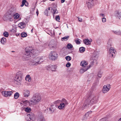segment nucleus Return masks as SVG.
I'll return each mask as SVG.
<instances>
[{"label":"nucleus","instance_id":"21","mask_svg":"<svg viewBox=\"0 0 121 121\" xmlns=\"http://www.w3.org/2000/svg\"><path fill=\"white\" fill-rule=\"evenodd\" d=\"M49 111L51 113H53L55 109V108L54 105H51L49 109Z\"/></svg>","mask_w":121,"mask_h":121},{"label":"nucleus","instance_id":"32","mask_svg":"<svg viewBox=\"0 0 121 121\" xmlns=\"http://www.w3.org/2000/svg\"><path fill=\"white\" fill-rule=\"evenodd\" d=\"M20 17V15L18 13H15L13 15V17L15 19H17L18 18Z\"/></svg>","mask_w":121,"mask_h":121},{"label":"nucleus","instance_id":"1","mask_svg":"<svg viewBox=\"0 0 121 121\" xmlns=\"http://www.w3.org/2000/svg\"><path fill=\"white\" fill-rule=\"evenodd\" d=\"M26 52L24 56L26 60H29L31 56L33 54H34L38 52L37 50H35L31 47H27L25 49Z\"/></svg>","mask_w":121,"mask_h":121},{"label":"nucleus","instance_id":"25","mask_svg":"<svg viewBox=\"0 0 121 121\" xmlns=\"http://www.w3.org/2000/svg\"><path fill=\"white\" fill-rule=\"evenodd\" d=\"M51 12L54 15H54L58 13V11L56 9V8H51Z\"/></svg>","mask_w":121,"mask_h":121},{"label":"nucleus","instance_id":"18","mask_svg":"<svg viewBox=\"0 0 121 121\" xmlns=\"http://www.w3.org/2000/svg\"><path fill=\"white\" fill-rule=\"evenodd\" d=\"M88 65L87 62L85 60L82 61L80 63V65L83 67L86 68Z\"/></svg>","mask_w":121,"mask_h":121},{"label":"nucleus","instance_id":"5","mask_svg":"<svg viewBox=\"0 0 121 121\" xmlns=\"http://www.w3.org/2000/svg\"><path fill=\"white\" fill-rule=\"evenodd\" d=\"M42 60L40 57H36L33 60H31L29 62V64L30 66H37L39 64L41 60Z\"/></svg>","mask_w":121,"mask_h":121},{"label":"nucleus","instance_id":"27","mask_svg":"<svg viewBox=\"0 0 121 121\" xmlns=\"http://www.w3.org/2000/svg\"><path fill=\"white\" fill-rule=\"evenodd\" d=\"M6 42V38L3 37L1 39L0 42L3 45L5 44Z\"/></svg>","mask_w":121,"mask_h":121},{"label":"nucleus","instance_id":"8","mask_svg":"<svg viewBox=\"0 0 121 121\" xmlns=\"http://www.w3.org/2000/svg\"><path fill=\"white\" fill-rule=\"evenodd\" d=\"M116 53V51L115 48L111 47L110 48L109 51V56L111 57H114Z\"/></svg>","mask_w":121,"mask_h":121},{"label":"nucleus","instance_id":"52","mask_svg":"<svg viewBox=\"0 0 121 121\" xmlns=\"http://www.w3.org/2000/svg\"><path fill=\"white\" fill-rule=\"evenodd\" d=\"M92 112V111H89L86 113V115L88 116V117H89V115Z\"/></svg>","mask_w":121,"mask_h":121},{"label":"nucleus","instance_id":"53","mask_svg":"<svg viewBox=\"0 0 121 121\" xmlns=\"http://www.w3.org/2000/svg\"><path fill=\"white\" fill-rule=\"evenodd\" d=\"M77 18L79 22H82L83 20L81 18L79 17H78Z\"/></svg>","mask_w":121,"mask_h":121},{"label":"nucleus","instance_id":"51","mask_svg":"<svg viewBox=\"0 0 121 121\" xmlns=\"http://www.w3.org/2000/svg\"><path fill=\"white\" fill-rule=\"evenodd\" d=\"M99 16L101 17H104L105 16L104 14L101 13L99 14Z\"/></svg>","mask_w":121,"mask_h":121},{"label":"nucleus","instance_id":"42","mask_svg":"<svg viewBox=\"0 0 121 121\" xmlns=\"http://www.w3.org/2000/svg\"><path fill=\"white\" fill-rule=\"evenodd\" d=\"M85 51V48L83 47H81L79 49V51L80 52H83Z\"/></svg>","mask_w":121,"mask_h":121},{"label":"nucleus","instance_id":"40","mask_svg":"<svg viewBox=\"0 0 121 121\" xmlns=\"http://www.w3.org/2000/svg\"><path fill=\"white\" fill-rule=\"evenodd\" d=\"M113 32L117 35H120L121 32L120 31H113Z\"/></svg>","mask_w":121,"mask_h":121},{"label":"nucleus","instance_id":"46","mask_svg":"<svg viewBox=\"0 0 121 121\" xmlns=\"http://www.w3.org/2000/svg\"><path fill=\"white\" fill-rule=\"evenodd\" d=\"M25 111L26 112H30L31 111V109L27 107L25 108Z\"/></svg>","mask_w":121,"mask_h":121},{"label":"nucleus","instance_id":"35","mask_svg":"<svg viewBox=\"0 0 121 121\" xmlns=\"http://www.w3.org/2000/svg\"><path fill=\"white\" fill-rule=\"evenodd\" d=\"M19 95L18 92L16 93L14 95V98L15 99H17L19 97Z\"/></svg>","mask_w":121,"mask_h":121},{"label":"nucleus","instance_id":"12","mask_svg":"<svg viewBox=\"0 0 121 121\" xmlns=\"http://www.w3.org/2000/svg\"><path fill=\"white\" fill-rule=\"evenodd\" d=\"M16 10L15 8L12 7L10 8L8 10V12L10 14H13L16 12Z\"/></svg>","mask_w":121,"mask_h":121},{"label":"nucleus","instance_id":"10","mask_svg":"<svg viewBox=\"0 0 121 121\" xmlns=\"http://www.w3.org/2000/svg\"><path fill=\"white\" fill-rule=\"evenodd\" d=\"M110 88V85L109 84H107L106 85H104L102 89L103 93H105L107 92L109 90Z\"/></svg>","mask_w":121,"mask_h":121},{"label":"nucleus","instance_id":"26","mask_svg":"<svg viewBox=\"0 0 121 121\" xmlns=\"http://www.w3.org/2000/svg\"><path fill=\"white\" fill-rule=\"evenodd\" d=\"M46 32L52 36H53L55 34L54 31H47Z\"/></svg>","mask_w":121,"mask_h":121},{"label":"nucleus","instance_id":"49","mask_svg":"<svg viewBox=\"0 0 121 121\" xmlns=\"http://www.w3.org/2000/svg\"><path fill=\"white\" fill-rule=\"evenodd\" d=\"M65 58L68 61H70L71 60V57L69 56H67L65 57Z\"/></svg>","mask_w":121,"mask_h":121},{"label":"nucleus","instance_id":"54","mask_svg":"<svg viewBox=\"0 0 121 121\" xmlns=\"http://www.w3.org/2000/svg\"><path fill=\"white\" fill-rule=\"evenodd\" d=\"M90 76L91 77L90 78L89 77L88 79V80H90L93 77V75L92 74H90L89 75V77Z\"/></svg>","mask_w":121,"mask_h":121},{"label":"nucleus","instance_id":"23","mask_svg":"<svg viewBox=\"0 0 121 121\" xmlns=\"http://www.w3.org/2000/svg\"><path fill=\"white\" fill-rule=\"evenodd\" d=\"M89 68V67H86V68L82 67L80 69V73H82L87 70Z\"/></svg>","mask_w":121,"mask_h":121},{"label":"nucleus","instance_id":"24","mask_svg":"<svg viewBox=\"0 0 121 121\" xmlns=\"http://www.w3.org/2000/svg\"><path fill=\"white\" fill-rule=\"evenodd\" d=\"M49 68L52 71V72H55L56 71V69L57 66L55 65H51L49 66Z\"/></svg>","mask_w":121,"mask_h":121},{"label":"nucleus","instance_id":"29","mask_svg":"<svg viewBox=\"0 0 121 121\" xmlns=\"http://www.w3.org/2000/svg\"><path fill=\"white\" fill-rule=\"evenodd\" d=\"M25 79L26 81H27L29 82H31V79L29 75H26L25 78Z\"/></svg>","mask_w":121,"mask_h":121},{"label":"nucleus","instance_id":"31","mask_svg":"<svg viewBox=\"0 0 121 121\" xmlns=\"http://www.w3.org/2000/svg\"><path fill=\"white\" fill-rule=\"evenodd\" d=\"M112 45V40L111 39H109L108 42L107 46L109 47H110Z\"/></svg>","mask_w":121,"mask_h":121},{"label":"nucleus","instance_id":"11","mask_svg":"<svg viewBox=\"0 0 121 121\" xmlns=\"http://www.w3.org/2000/svg\"><path fill=\"white\" fill-rule=\"evenodd\" d=\"M114 15L117 18L121 19V12L119 10L115 11L114 13Z\"/></svg>","mask_w":121,"mask_h":121},{"label":"nucleus","instance_id":"13","mask_svg":"<svg viewBox=\"0 0 121 121\" xmlns=\"http://www.w3.org/2000/svg\"><path fill=\"white\" fill-rule=\"evenodd\" d=\"M23 94L24 97H28L30 96V92L27 89H25L23 91Z\"/></svg>","mask_w":121,"mask_h":121},{"label":"nucleus","instance_id":"59","mask_svg":"<svg viewBox=\"0 0 121 121\" xmlns=\"http://www.w3.org/2000/svg\"><path fill=\"white\" fill-rule=\"evenodd\" d=\"M65 0H61V2L62 3H63L64 2Z\"/></svg>","mask_w":121,"mask_h":121},{"label":"nucleus","instance_id":"14","mask_svg":"<svg viewBox=\"0 0 121 121\" xmlns=\"http://www.w3.org/2000/svg\"><path fill=\"white\" fill-rule=\"evenodd\" d=\"M51 7H48L44 11V13L45 15L48 16L51 12Z\"/></svg>","mask_w":121,"mask_h":121},{"label":"nucleus","instance_id":"20","mask_svg":"<svg viewBox=\"0 0 121 121\" xmlns=\"http://www.w3.org/2000/svg\"><path fill=\"white\" fill-rule=\"evenodd\" d=\"M88 102L86 100L83 105L82 106V110H84L87 108L88 107V106L89 105H88Z\"/></svg>","mask_w":121,"mask_h":121},{"label":"nucleus","instance_id":"61","mask_svg":"<svg viewBox=\"0 0 121 121\" xmlns=\"http://www.w3.org/2000/svg\"><path fill=\"white\" fill-rule=\"evenodd\" d=\"M118 121H121V117L118 120Z\"/></svg>","mask_w":121,"mask_h":121},{"label":"nucleus","instance_id":"3","mask_svg":"<svg viewBox=\"0 0 121 121\" xmlns=\"http://www.w3.org/2000/svg\"><path fill=\"white\" fill-rule=\"evenodd\" d=\"M97 98L92 95H90L88 98L86 100L88 102V105L95 103L97 102Z\"/></svg>","mask_w":121,"mask_h":121},{"label":"nucleus","instance_id":"47","mask_svg":"<svg viewBox=\"0 0 121 121\" xmlns=\"http://www.w3.org/2000/svg\"><path fill=\"white\" fill-rule=\"evenodd\" d=\"M56 21L58 22H60V17L58 15L56 16L55 17Z\"/></svg>","mask_w":121,"mask_h":121},{"label":"nucleus","instance_id":"36","mask_svg":"<svg viewBox=\"0 0 121 121\" xmlns=\"http://www.w3.org/2000/svg\"><path fill=\"white\" fill-rule=\"evenodd\" d=\"M69 36H67L63 37L61 39L62 41H66L69 38Z\"/></svg>","mask_w":121,"mask_h":121},{"label":"nucleus","instance_id":"41","mask_svg":"<svg viewBox=\"0 0 121 121\" xmlns=\"http://www.w3.org/2000/svg\"><path fill=\"white\" fill-rule=\"evenodd\" d=\"M3 35L4 37H7L9 36V33L8 32L5 31L3 33Z\"/></svg>","mask_w":121,"mask_h":121},{"label":"nucleus","instance_id":"62","mask_svg":"<svg viewBox=\"0 0 121 121\" xmlns=\"http://www.w3.org/2000/svg\"><path fill=\"white\" fill-rule=\"evenodd\" d=\"M100 121H105L103 120H101Z\"/></svg>","mask_w":121,"mask_h":121},{"label":"nucleus","instance_id":"6","mask_svg":"<svg viewBox=\"0 0 121 121\" xmlns=\"http://www.w3.org/2000/svg\"><path fill=\"white\" fill-rule=\"evenodd\" d=\"M25 117L27 121H30L31 120L34 121L35 119V116L33 113H30L27 114Z\"/></svg>","mask_w":121,"mask_h":121},{"label":"nucleus","instance_id":"17","mask_svg":"<svg viewBox=\"0 0 121 121\" xmlns=\"http://www.w3.org/2000/svg\"><path fill=\"white\" fill-rule=\"evenodd\" d=\"M102 73L103 72L101 71H100L99 72L96 78V80L97 81L96 82L98 83L99 80L101 77V75Z\"/></svg>","mask_w":121,"mask_h":121},{"label":"nucleus","instance_id":"57","mask_svg":"<svg viewBox=\"0 0 121 121\" xmlns=\"http://www.w3.org/2000/svg\"><path fill=\"white\" fill-rule=\"evenodd\" d=\"M26 0H23L22 1V3L25 4V3L26 2Z\"/></svg>","mask_w":121,"mask_h":121},{"label":"nucleus","instance_id":"22","mask_svg":"<svg viewBox=\"0 0 121 121\" xmlns=\"http://www.w3.org/2000/svg\"><path fill=\"white\" fill-rule=\"evenodd\" d=\"M38 121H46L43 115L41 114L38 117Z\"/></svg>","mask_w":121,"mask_h":121},{"label":"nucleus","instance_id":"28","mask_svg":"<svg viewBox=\"0 0 121 121\" xmlns=\"http://www.w3.org/2000/svg\"><path fill=\"white\" fill-rule=\"evenodd\" d=\"M22 79V78L20 77H19L18 76L16 75L15 78L14 79V80L17 82H18L20 81Z\"/></svg>","mask_w":121,"mask_h":121},{"label":"nucleus","instance_id":"55","mask_svg":"<svg viewBox=\"0 0 121 121\" xmlns=\"http://www.w3.org/2000/svg\"><path fill=\"white\" fill-rule=\"evenodd\" d=\"M71 64L69 62L66 65V66L67 67H69L71 65Z\"/></svg>","mask_w":121,"mask_h":121},{"label":"nucleus","instance_id":"2","mask_svg":"<svg viewBox=\"0 0 121 121\" xmlns=\"http://www.w3.org/2000/svg\"><path fill=\"white\" fill-rule=\"evenodd\" d=\"M41 98L40 94L36 93L34 94L32 97V100H29V103L35 105L40 102Z\"/></svg>","mask_w":121,"mask_h":121},{"label":"nucleus","instance_id":"48","mask_svg":"<svg viewBox=\"0 0 121 121\" xmlns=\"http://www.w3.org/2000/svg\"><path fill=\"white\" fill-rule=\"evenodd\" d=\"M95 62L94 61H92L90 64V65L88 66H87V67H89V68L91 66H92L94 64V63Z\"/></svg>","mask_w":121,"mask_h":121},{"label":"nucleus","instance_id":"63","mask_svg":"<svg viewBox=\"0 0 121 121\" xmlns=\"http://www.w3.org/2000/svg\"><path fill=\"white\" fill-rule=\"evenodd\" d=\"M45 1V0H43V1H42L44 2Z\"/></svg>","mask_w":121,"mask_h":121},{"label":"nucleus","instance_id":"33","mask_svg":"<svg viewBox=\"0 0 121 121\" xmlns=\"http://www.w3.org/2000/svg\"><path fill=\"white\" fill-rule=\"evenodd\" d=\"M97 56H93L92 57V60H93V61H94L95 62H96L97 60Z\"/></svg>","mask_w":121,"mask_h":121},{"label":"nucleus","instance_id":"19","mask_svg":"<svg viewBox=\"0 0 121 121\" xmlns=\"http://www.w3.org/2000/svg\"><path fill=\"white\" fill-rule=\"evenodd\" d=\"M92 40L91 39L90 40H89L88 39H84L83 40L84 43L87 45H90L91 44V42L92 41Z\"/></svg>","mask_w":121,"mask_h":121},{"label":"nucleus","instance_id":"15","mask_svg":"<svg viewBox=\"0 0 121 121\" xmlns=\"http://www.w3.org/2000/svg\"><path fill=\"white\" fill-rule=\"evenodd\" d=\"M48 46L51 49H52L56 47V44L54 43L52 41H50L49 42Z\"/></svg>","mask_w":121,"mask_h":121},{"label":"nucleus","instance_id":"44","mask_svg":"<svg viewBox=\"0 0 121 121\" xmlns=\"http://www.w3.org/2000/svg\"><path fill=\"white\" fill-rule=\"evenodd\" d=\"M67 47V48L69 49L72 48H73V46L72 45L69 43L68 44Z\"/></svg>","mask_w":121,"mask_h":121},{"label":"nucleus","instance_id":"7","mask_svg":"<svg viewBox=\"0 0 121 121\" xmlns=\"http://www.w3.org/2000/svg\"><path fill=\"white\" fill-rule=\"evenodd\" d=\"M58 55L57 53L54 52H52L49 54V57L51 60H55L57 58Z\"/></svg>","mask_w":121,"mask_h":121},{"label":"nucleus","instance_id":"38","mask_svg":"<svg viewBox=\"0 0 121 121\" xmlns=\"http://www.w3.org/2000/svg\"><path fill=\"white\" fill-rule=\"evenodd\" d=\"M29 103L28 101L27 100L26 101L23 102L22 103L21 105H23L25 106H26Z\"/></svg>","mask_w":121,"mask_h":121},{"label":"nucleus","instance_id":"58","mask_svg":"<svg viewBox=\"0 0 121 121\" xmlns=\"http://www.w3.org/2000/svg\"><path fill=\"white\" fill-rule=\"evenodd\" d=\"M36 13L37 14V16H38L39 13L38 10V9H37L36 11Z\"/></svg>","mask_w":121,"mask_h":121},{"label":"nucleus","instance_id":"60","mask_svg":"<svg viewBox=\"0 0 121 121\" xmlns=\"http://www.w3.org/2000/svg\"><path fill=\"white\" fill-rule=\"evenodd\" d=\"M24 4H23L22 3V4L21 5V7H22L24 5Z\"/></svg>","mask_w":121,"mask_h":121},{"label":"nucleus","instance_id":"64","mask_svg":"<svg viewBox=\"0 0 121 121\" xmlns=\"http://www.w3.org/2000/svg\"><path fill=\"white\" fill-rule=\"evenodd\" d=\"M14 52V51H12V52Z\"/></svg>","mask_w":121,"mask_h":121},{"label":"nucleus","instance_id":"45","mask_svg":"<svg viewBox=\"0 0 121 121\" xmlns=\"http://www.w3.org/2000/svg\"><path fill=\"white\" fill-rule=\"evenodd\" d=\"M61 100H60L59 99L58 100L55 101L54 102V103L55 104H59L60 103H61Z\"/></svg>","mask_w":121,"mask_h":121},{"label":"nucleus","instance_id":"50","mask_svg":"<svg viewBox=\"0 0 121 121\" xmlns=\"http://www.w3.org/2000/svg\"><path fill=\"white\" fill-rule=\"evenodd\" d=\"M106 21V20L105 17H104L102 18V22L103 23H104Z\"/></svg>","mask_w":121,"mask_h":121},{"label":"nucleus","instance_id":"56","mask_svg":"<svg viewBox=\"0 0 121 121\" xmlns=\"http://www.w3.org/2000/svg\"><path fill=\"white\" fill-rule=\"evenodd\" d=\"M88 3H89L92 4H94L93 3V0H89L88 2Z\"/></svg>","mask_w":121,"mask_h":121},{"label":"nucleus","instance_id":"16","mask_svg":"<svg viewBox=\"0 0 121 121\" xmlns=\"http://www.w3.org/2000/svg\"><path fill=\"white\" fill-rule=\"evenodd\" d=\"M26 26V23L24 22H22L18 24V26L22 29H23L25 28Z\"/></svg>","mask_w":121,"mask_h":121},{"label":"nucleus","instance_id":"39","mask_svg":"<svg viewBox=\"0 0 121 121\" xmlns=\"http://www.w3.org/2000/svg\"><path fill=\"white\" fill-rule=\"evenodd\" d=\"M27 35V33L25 32H22L21 34V36L22 37H26Z\"/></svg>","mask_w":121,"mask_h":121},{"label":"nucleus","instance_id":"43","mask_svg":"<svg viewBox=\"0 0 121 121\" xmlns=\"http://www.w3.org/2000/svg\"><path fill=\"white\" fill-rule=\"evenodd\" d=\"M80 40L78 39H75V41L76 43L77 44H79L80 43Z\"/></svg>","mask_w":121,"mask_h":121},{"label":"nucleus","instance_id":"34","mask_svg":"<svg viewBox=\"0 0 121 121\" xmlns=\"http://www.w3.org/2000/svg\"><path fill=\"white\" fill-rule=\"evenodd\" d=\"M87 6L89 9H90L94 5V4H92L89 3H87Z\"/></svg>","mask_w":121,"mask_h":121},{"label":"nucleus","instance_id":"4","mask_svg":"<svg viewBox=\"0 0 121 121\" xmlns=\"http://www.w3.org/2000/svg\"><path fill=\"white\" fill-rule=\"evenodd\" d=\"M68 104L67 101L65 98H63L61 99V103L58 106V108L60 110L64 109Z\"/></svg>","mask_w":121,"mask_h":121},{"label":"nucleus","instance_id":"37","mask_svg":"<svg viewBox=\"0 0 121 121\" xmlns=\"http://www.w3.org/2000/svg\"><path fill=\"white\" fill-rule=\"evenodd\" d=\"M89 117H88V116L86 115L85 114V115L82 118V120H84L86 121L87 120V119L89 118Z\"/></svg>","mask_w":121,"mask_h":121},{"label":"nucleus","instance_id":"30","mask_svg":"<svg viewBox=\"0 0 121 121\" xmlns=\"http://www.w3.org/2000/svg\"><path fill=\"white\" fill-rule=\"evenodd\" d=\"M23 74V73L19 71L16 73V75L22 78Z\"/></svg>","mask_w":121,"mask_h":121},{"label":"nucleus","instance_id":"9","mask_svg":"<svg viewBox=\"0 0 121 121\" xmlns=\"http://www.w3.org/2000/svg\"><path fill=\"white\" fill-rule=\"evenodd\" d=\"M13 93V92L12 91H3L1 92V93L3 96L6 97L11 96Z\"/></svg>","mask_w":121,"mask_h":121}]
</instances>
